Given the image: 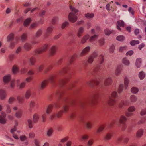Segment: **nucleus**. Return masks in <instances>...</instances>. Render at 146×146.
<instances>
[{
    "label": "nucleus",
    "instance_id": "nucleus-53",
    "mask_svg": "<svg viewBox=\"0 0 146 146\" xmlns=\"http://www.w3.org/2000/svg\"><path fill=\"white\" fill-rule=\"evenodd\" d=\"M6 111L7 113H9L11 112V106L9 104H7L6 105Z\"/></svg>",
    "mask_w": 146,
    "mask_h": 146
},
{
    "label": "nucleus",
    "instance_id": "nucleus-5",
    "mask_svg": "<svg viewBox=\"0 0 146 146\" xmlns=\"http://www.w3.org/2000/svg\"><path fill=\"white\" fill-rule=\"evenodd\" d=\"M127 120V118L124 115H122L120 116L119 119L120 124L119 126L123 130H125L126 128L125 122Z\"/></svg>",
    "mask_w": 146,
    "mask_h": 146
},
{
    "label": "nucleus",
    "instance_id": "nucleus-16",
    "mask_svg": "<svg viewBox=\"0 0 146 146\" xmlns=\"http://www.w3.org/2000/svg\"><path fill=\"white\" fill-rule=\"evenodd\" d=\"M11 79V76L10 75H6L3 77V82L5 84L8 83Z\"/></svg>",
    "mask_w": 146,
    "mask_h": 146
},
{
    "label": "nucleus",
    "instance_id": "nucleus-22",
    "mask_svg": "<svg viewBox=\"0 0 146 146\" xmlns=\"http://www.w3.org/2000/svg\"><path fill=\"white\" fill-rule=\"evenodd\" d=\"M137 97L133 94L131 95L129 98L130 101L132 103L135 102L137 101Z\"/></svg>",
    "mask_w": 146,
    "mask_h": 146
},
{
    "label": "nucleus",
    "instance_id": "nucleus-42",
    "mask_svg": "<svg viewBox=\"0 0 146 146\" xmlns=\"http://www.w3.org/2000/svg\"><path fill=\"white\" fill-rule=\"evenodd\" d=\"M117 40L122 42L125 39V37L123 35H119L117 36L116 38Z\"/></svg>",
    "mask_w": 146,
    "mask_h": 146
},
{
    "label": "nucleus",
    "instance_id": "nucleus-41",
    "mask_svg": "<svg viewBox=\"0 0 146 146\" xmlns=\"http://www.w3.org/2000/svg\"><path fill=\"white\" fill-rule=\"evenodd\" d=\"M98 36V35H94L93 36H92L89 39L90 41L92 42L95 41L97 38Z\"/></svg>",
    "mask_w": 146,
    "mask_h": 146
},
{
    "label": "nucleus",
    "instance_id": "nucleus-43",
    "mask_svg": "<svg viewBox=\"0 0 146 146\" xmlns=\"http://www.w3.org/2000/svg\"><path fill=\"white\" fill-rule=\"evenodd\" d=\"M85 17L87 18L90 19L92 18L94 16V14L92 13H87L85 14Z\"/></svg>",
    "mask_w": 146,
    "mask_h": 146
},
{
    "label": "nucleus",
    "instance_id": "nucleus-18",
    "mask_svg": "<svg viewBox=\"0 0 146 146\" xmlns=\"http://www.w3.org/2000/svg\"><path fill=\"white\" fill-rule=\"evenodd\" d=\"M31 95V90L28 89L25 93L24 96L25 98L27 99H29Z\"/></svg>",
    "mask_w": 146,
    "mask_h": 146
},
{
    "label": "nucleus",
    "instance_id": "nucleus-1",
    "mask_svg": "<svg viewBox=\"0 0 146 146\" xmlns=\"http://www.w3.org/2000/svg\"><path fill=\"white\" fill-rule=\"evenodd\" d=\"M70 8L71 11L69 13L68 16L69 21L71 22L74 23L77 20V14L78 10L70 4Z\"/></svg>",
    "mask_w": 146,
    "mask_h": 146
},
{
    "label": "nucleus",
    "instance_id": "nucleus-9",
    "mask_svg": "<svg viewBox=\"0 0 146 146\" xmlns=\"http://www.w3.org/2000/svg\"><path fill=\"white\" fill-rule=\"evenodd\" d=\"M47 47L48 45L46 44H45L42 48L35 50L34 54L35 55H37L43 52L46 51L47 50Z\"/></svg>",
    "mask_w": 146,
    "mask_h": 146
},
{
    "label": "nucleus",
    "instance_id": "nucleus-62",
    "mask_svg": "<svg viewBox=\"0 0 146 146\" xmlns=\"http://www.w3.org/2000/svg\"><path fill=\"white\" fill-rule=\"evenodd\" d=\"M58 19L57 17H54L52 19V22L53 24L54 25Z\"/></svg>",
    "mask_w": 146,
    "mask_h": 146
},
{
    "label": "nucleus",
    "instance_id": "nucleus-40",
    "mask_svg": "<svg viewBox=\"0 0 146 146\" xmlns=\"http://www.w3.org/2000/svg\"><path fill=\"white\" fill-rule=\"evenodd\" d=\"M35 61V58L33 57H31L29 59V62L31 65H33L34 64Z\"/></svg>",
    "mask_w": 146,
    "mask_h": 146
},
{
    "label": "nucleus",
    "instance_id": "nucleus-26",
    "mask_svg": "<svg viewBox=\"0 0 146 146\" xmlns=\"http://www.w3.org/2000/svg\"><path fill=\"white\" fill-rule=\"evenodd\" d=\"M143 132L144 131L142 129H139L136 133V136L138 138L141 137L143 134Z\"/></svg>",
    "mask_w": 146,
    "mask_h": 146
},
{
    "label": "nucleus",
    "instance_id": "nucleus-64",
    "mask_svg": "<svg viewBox=\"0 0 146 146\" xmlns=\"http://www.w3.org/2000/svg\"><path fill=\"white\" fill-rule=\"evenodd\" d=\"M94 142V140L92 139L89 140L88 142L87 145L88 146H91Z\"/></svg>",
    "mask_w": 146,
    "mask_h": 146
},
{
    "label": "nucleus",
    "instance_id": "nucleus-56",
    "mask_svg": "<svg viewBox=\"0 0 146 146\" xmlns=\"http://www.w3.org/2000/svg\"><path fill=\"white\" fill-rule=\"evenodd\" d=\"M15 98L13 97H11L9 98L8 100V102L10 104H12L15 101Z\"/></svg>",
    "mask_w": 146,
    "mask_h": 146
},
{
    "label": "nucleus",
    "instance_id": "nucleus-3",
    "mask_svg": "<svg viewBox=\"0 0 146 146\" xmlns=\"http://www.w3.org/2000/svg\"><path fill=\"white\" fill-rule=\"evenodd\" d=\"M69 110V107L68 105L64 104L63 106L62 110L57 113H53L52 114L50 117L51 120H53L54 119L57 117L58 118L60 117L62 114V113H65L66 112Z\"/></svg>",
    "mask_w": 146,
    "mask_h": 146
},
{
    "label": "nucleus",
    "instance_id": "nucleus-45",
    "mask_svg": "<svg viewBox=\"0 0 146 146\" xmlns=\"http://www.w3.org/2000/svg\"><path fill=\"white\" fill-rule=\"evenodd\" d=\"M5 116H1L0 115V123L2 124H5L6 123V121L5 119Z\"/></svg>",
    "mask_w": 146,
    "mask_h": 146
},
{
    "label": "nucleus",
    "instance_id": "nucleus-37",
    "mask_svg": "<svg viewBox=\"0 0 146 146\" xmlns=\"http://www.w3.org/2000/svg\"><path fill=\"white\" fill-rule=\"evenodd\" d=\"M35 102L33 100H31L29 103V107L30 110H31L35 106Z\"/></svg>",
    "mask_w": 146,
    "mask_h": 146
},
{
    "label": "nucleus",
    "instance_id": "nucleus-21",
    "mask_svg": "<svg viewBox=\"0 0 146 146\" xmlns=\"http://www.w3.org/2000/svg\"><path fill=\"white\" fill-rule=\"evenodd\" d=\"M84 31V28L82 27H80L78 29L77 33V36L79 37H80L82 35V34Z\"/></svg>",
    "mask_w": 146,
    "mask_h": 146
},
{
    "label": "nucleus",
    "instance_id": "nucleus-58",
    "mask_svg": "<svg viewBox=\"0 0 146 146\" xmlns=\"http://www.w3.org/2000/svg\"><path fill=\"white\" fill-rule=\"evenodd\" d=\"M27 35L25 34H23L21 37V39L22 42L25 41L27 39Z\"/></svg>",
    "mask_w": 146,
    "mask_h": 146
},
{
    "label": "nucleus",
    "instance_id": "nucleus-12",
    "mask_svg": "<svg viewBox=\"0 0 146 146\" xmlns=\"http://www.w3.org/2000/svg\"><path fill=\"white\" fill-rule=\"evenodd\" d=\"M130 102L127 100H122L120 102L118 103L119 106L120 108H122L123 106H127L129 104Z\"/></svg>",
    "mask_w": 146,
    "mask_h": 146
},
{
    "label": "nucleus",
    "instance_id": "nucleus-29",
    "mask_svg": "<svg viewBox=\"0 0 146 146\" xmlns=\"http://www.w3.org/2000/svg\"><path fill=\"white\" fill-rule=\"evenodd\" d=\"M84 124L87 129H90L92 127V124L91 122L89 121H85L84 122Z\"/></svg>",
    "mask_w": 146,
    "mask_h": 146
},
{
    "label": "nucleus",
    "instance_id": "nucleus-17",
    "mask_svg": "<svg viewBox=\"0 0 146 146\" xmlns=\"http://www.w3.org/2000/svg\"><path fill=\"white\" fill-rule=\"evenodd\" d=\"M32 48V45L31 42H26L23 46V48L26 50L29 51Z\"/></svg>",
    "mask_w": 146,
    "mask_h": 146
},
{
    "label": "nucleus",
    "instance_id": "nucleus-61",
    "mask_svg": "<svg viewBox=\"0 0 146 146\" xmlns=\"http://www.w3.org/2000/svg\"><path fill=\"white\" fill-rule=\"evenodd\" d=\"M94 58L92 57V56H89L88 59V62L89 63L91 64L93 62Z\"/></svg>",
    "mask_w": 146,
    "mask_h": 146
},
{
    "label": "nucleus",
    "instance_id": "nucleus-38",
    "mask_svg": "<svg viewBox=\"0 0 146 146\" xmlns=\"http://www.w3.org/2000/svg\"><path fill=\"white\" fill-rule=\"evenodd\" d=\"M28 125V127L30 128H31L33 127V122L31 119H28L27 120V122L26 123Z\"/></svg>",
    "mask_w": 146,
    "mask_h": 146
},
{
    "label": "nucleus",
    "instance_id": "nucleus-48",
    "mask_svg": "<svg viewBox=\"0 0 146 146\" xmlns=\"http://www.w3.org/2000/svg\"><path fill=\"white\" fill-rule=\"evenodd\" d=\"M129 84V80L127 77H125L124 78V84L125 88L126 89L128 87Z\"/></svg>",
    "mask_w": 146,
    "mask_h": 146
},
{
    "label": "nucleus",
    "instance_id": "nucleus-23",
    "mask_svg": "<svg viewBox=\"0 0 146 146\" xmlns=\"http://www.w3.org/2000/svg\"><path fill=\"white\" fill-rule=\"evenodd\" d=\"M112 136V134L111 133H106L104 137V140L106 141L110 140Z\"/></svg>",
    "mask_w": 146,
    "mask_h": 146
},
{
    "label": "nucleus",
    "instance_id": "nucleus-15",
    "mask_svg": "<svg viewBox=\"0 0 146 146\" xmlns=\"http://www.w3.org/2000/svg\"><path fill=\"white\" fill-rule=\"evenodd\" d=\"M142 60L141 58H137L135 60V66L137 68H140L141 66Z\"/></svg>",
    "mask_w": 146,
    "mask_h": 146
},
{
    "label": "nucleus",
    "instance_id": "nucleus-49",
    "mask_svg": "<svg viewBox=\"0 0 146 146\" xmlns=\"http://www.w3.org/2000/svg\"><path fill=\"white\" fill-rule=\"evenodd\" d=\"M15 81L14 79L12 80L10 82V86L11 88H14L15 87Z\"/></svg>",
    "mask_w": 146,
    "mask_h": 146
},
{
    "label": "nucleus",
    "instance_id": "nucleus-46",
    "mask_svg": "<svg viewBox=\"0 0 146 146\" xmlns=\"http://www.w3.org/2000/svg\"><path fill=\"white\" fill-rule=\"evenodd\" d=\"M76 116V114L75 112L71 113L69 116V119L70 120H73Z\"/></svg>",
    "mask_w": 146,
    "mask_h": 146
},
{
    "label": "nucleus",
    "instance_id": "nucleus-25",
    "mask_svg": "<svg viewBox=\"0 0 146 146\" xmlns=\"http://www.w3.org/2000/svg\"><path fill=\"white\" fill-rule=\"evenodd\" d=\"M90 37L89 35L87 34L85 35L82 38L81 43L82 44H84L86 42L87 40Z\"/></svg>",
    "mask_w": 146,
    "mask_h": 146
},
{
    "label": "nucleus",
    "instance_id": "nucleus-47",
    "mask_svg": "<svg viewBox=\"0 0 146 146\" xmlns=\"http://www.w3.org/2000/svg\"><path fill=\"white\" fill-rule=\"evenodd\" d=\"M104 56L102 55H101L99 56L98 60V62L99 64H101L103 63L104 61Z\"/></svg>",
    "mask_w": 146,
    "mask_h": 146
},
{
    "label": "nucleus",
    "instance_id": "nucleus-10",
    "mask_svg": "<svg viewBox=\"0 0 146 146\" xmlns=\"http://www.w3.org/2000/svg\"><path fill=\"white\" fill-rule=\"evenodd\" d=\"M113 82L112 77L110 76L106 77L104 81V84L105 86H108L111 85Z\"/></svg>",
    "mask_w": 146,
    "mask_h": 146
},
{
    "label": "nucleus",
    "instance_id": "nucleus-33",
    "mask_svg": "<svg viewBox=\"0 0 146 146\" xmlns=\"http://www.w3.org/2000/svg\"><path fill=\"white\" fill-rule=\"evenodd\" d=\"M39 119V116L38 114H35L33 116V121L34 123H36L38 122Z\"/></svg>",
    "mask_w": 146,
    "mask_h": 146
},
{
    "label": "nucleus",
    "instance_id": "nucleus-39",
    "mask_svg": "<svg viewBox=\"0 0 146 146\" xmlns=\"http://www.w3.org/2000/svg\"><path fill=\"white\" fill-rule=\"evenodd\" d=\"M25 83L23 82L17 85L18 87L20 89H22L25 86Z\"/></svg>",
    "mask_w": 146,
    "mask_h": 146
},
{
    "label": "nucleus",
    "instance_id": "nucleus-51",
    "mask_svg": "<svg viewBox=\"0 0 146 146\" xmlns=\"http://www.w3.org/2000/svg\"><path fill=\"white\" fill-rule=\"evenodd\" d=\"M69 23L68 21H65L63 22L61 25L62 29H64L65 27H67L69 25Z\"/></svg>",
    "mask_w": 146,
    "mask_h": 146
},
{
    "label": "nucleus",
    "instance_id": "nucleus-24",
    "mask_svg": "<svg viewBox=\"0 0 146 146\" xmlns=\"http://www.w3.org/2000/svg\"><path fill=\"white\" fill-rule=\"evenodd\" d=\"M53 107V105L52 104H50L49 105L46 110V113L48 114H49L51 113L52 110V109Z\"/></svg>",
    "mask_w": 146,
    "mask_h": 146
},
{
    "label": "nucleus",
    "instance_id": "nucleus-27",
    "mask_svg": "<svg viewBox=\"0 0 146 146\" xmlns=\"http://www.w3.org/2000/svg\"><path fill=\"white\" fill-rule=\"evenodd\" d=\"M124 26V23L122 20H119L117 21V29L119 30H120L121 29L120 27L122 26L123 27Z\"/></svg>",
    "mask_w": 146,
    "mask_h": 146
},
{
    "label": "nucleus",
    "instance_id": "nucleus-34",
    "mask_svg": "<svg viewBox=\"0 0 146 146\" xmlns=\"http://www.w3.org/2000/svg\"><path fill=\"white\" fill-rule=\"evenodd\" d=\"M136 110V108L134 106H130L127 109V111L130 112H134Z\"/></svg>",
    "mask_w": 146,
    "mask_h": 146
},
{
    "label": "nucleus",
    "instance_id": "nucleus-31",
    "mask_svg": "<svg viewBox=\"0 0 146 146\" xmlns=\"http://www.w3.org/2000/svg\"><path fill=\"white\" fill-rule=\"evenodd\" d=\"M105 126L104 125H102L100 126L96 130V133L97 134H99L104 129Z\"/></svg>",
    "mask_w": 146,
    "mask_h": 146
},
{
    "label": "nucleus",
    "instance_id": "nucleus-32",
    "mask_svg": "<svg viewBox=\"0 0 146 146\" xmlns=\"http://www.w3.org/2000/svg\"><path fill=\"white\" fill-rule=\"evenodd\" d=\"M145 76V74L143 71H141L139 73L138 76L141 80L143 79Z\"/></svg>",
    "mask_w": 146,
    "mask_h": 146
},
{
    "label": "nucleus",
    "instance_id": "nucleus-13",
    "mask_svg": "<svg viewBox=\"0 0 146 146\" xmlns=\"http://www.w3.org/2000/svg\"><path fill=\"white\" fill-rule=\"evenodd\" d=\"M122 70V67L121 65H120L117 66L115 71V75L117 76H119L121 73Z\"/></svg>",
    "mask_w": 146,
    "mask_h": 146
},
{
    "label": "nucleus",
    "instance_id": "nucleus-52",
    "mask_svg": "<svg viewBox=\"0 0 146 146\" xmlns=\"http://www.w3.org/2000/svg\"><path fill=\"white\" fill-rule=\"evenodd\" d=\"M18 67L16 66H14L12 68L13 73L14 74H16L18 72Z\"/></svg>",
    "mask_w": 146,
    "mask_h": 146
},
{
    "label": "nucleus",
    "instance_id": "nucleus-54",
    "mask_svg": "<svg viewBox=\"0 0 146 146\" xmlns=\"http://www.w3.org/2000/svg\"><path fill=\"white\" fill-rule=\"evenodd\" d=\"M139 43V40H132L130 42V43L132 46H134L136 44H137Z\"/></svg>",
    "mask_w": 146,
    "mask_h": 146
},
{
    "label": "nucleus",
    "instance_id": "nucleus-11",
    "mask_svg": "<svg viewBox=\"0 0 146 146\" xmlns=\"http://www.w3.org/2000/svg\"><path fill=\"white\" fill-rule=\"evenodd\" d=\"M90 49V47L88 46L84 48L80 54V56H82L88 53Z\"/></svg>",
    "mask_w": 146,
    "mask_h": 146
},
{
    "label": "nucleus",
    "instance_id": "nucleus-6",
    "mask_svg": "<svg viewBox=\"0 0 146 146\" xmlns=\"http://www.w3.org/2000/svg\"><path fill=\"white\" fill-rule=\"evenodd\" d=\"M13 110L14 111H17L15 113V115L17 118H20L21 117L23 114V111L21 110H18L17 106H15L13 107Z\"/></svg>",
    "mask_w": 146,
    "mask_h": 146
},
{
    "label": "nucleus",
    "instance_id": "nucleus-59",
    "mask_svg": "<svg viewBox=\"0 0 146 146\" xmlns=\"http://www.w3.org/2000/svg\"><path fill=\"white\" fill-rule=\"evenodd\" d=\"M140 114L141 116H143L146 114V108H143L141 110Z\"/></svg>",
    "mask_w": 146,
    "mask_h": 146
},
{
    "label": "nucleus",
    "instance_id": "nucleus-55",
    "mask_svg": "<svg viewBox=\"0 0 146 146\" xmlns=\"http://www.w3.org/2000/svg\"><path fill=\"white\" fill-rule=\"evenodd\" d=\"M123 140V138L122 137L120 136L117 137L116 140V142L117 144H119Z\"/></svg>",
    "mask_w": 146,
    "mask_h": 146
},
{
    "label": "nucleus",
    "instance_id": "nucleus-14",
    "mask_svg": "<svg viewBox=\"0 0 146 146\" xmlns=\"http://www.w3.org/2000/svg\"><path fill=\"white\" fill-rule=\"evenodd\" d=\"M6 97V92L4 90L0 89V99L2 100H4Z\"/></svg>",
    "mask_w": 146,
    "mask_h": 146
},
{
    "label": "nucleus",
    "instance_id": "nucleus-4",
    "mask_svg": "<svg viewBox=\"0 0 146 146\" xmlns=\"http://www.w3.org/2000/svg\"><path fill=\"white\" fill-rule=\"evenodd\" d=\"M14 35L13 33H11L8 36L7 38V41L8 42H10L9 47L11 48H13L15 45L17 43L18 40L16 39L14 40Z\"/></svg>",
    "mask_w": 146,
    "mask_h": 146
},
{
    "label": "nucleus",
    "instance_id": "nucleus-30",
    "mask_svg": "<svg viewBox=\"0 0 146 146\" xmlns=\"http://www.w3.org/2000/svg\"><path fill=\"white\" fill-rule=\"evenodd\" d=\"M53 132V129L52 128H49L47 131L46 135L48 137H51Z\"/></svg>",
    "mask_w": 146,
    "mask_h": 146
},
{
    "label": "nucleus",
    "instance_id": "nucleus-57",
    "mask_svg": "<svg viewBox=\"0 0 146 146\" xmlns=\"http://www.w3.org/2000/svg\"><path fill=\"white\" fill-rule=\"evenodd\" d=\"M124 88V85L122 84L120 85L118 91L119 93H121L123 91Z\"/></svg>",
    "mask_w": 146,
    "mask_h": 146
},
{
    "label": "nucleus",
    "instance_id": "nucleus-8",
    "mask_svg": "<svg viewBox=\"0 0 146 146\" xmlns=\"http://www.w3.org/2000/svg\"><path fill=\"white\" fill-rule=\"evenodd\" d=\"M102 80V79L100 78H99L95 80L89 81L87 82V84L91 86H93L94 85H98L101 82Z\"/></svg>",
    "mask_w": 146,
    "mask_h": 146
},
{
    "label": "nucleus",
    "instance_id": "nucleus-50",
    "mask_svg": "<svg viewBox=\"0 0 146 146\" xmlns=\"http://www.w3.org/2000/svg\"><path fill=\"white\" fill-rule=\"evenodd\" d=\"M89 138L88 135L87 134H84L82 135L80 139L81 141H85L88 139Z\"/></svg>",
    "mask_w": 146,
    "mask_h": 146
},
{
    "label": "nucleus",
    "instance_id": "nucleus-44",
    "mask_svg": "<svg viewBox=\"0 0 146 146\" xmlns=\"http://www.w3.org/2000/svg\"><path fill=\"white\" fill-rule=\"evenodd\" d=\"M42 33V29H39L36 32L35 36L36 37L38 38L40 37Z\"/></svg>",
    "mask_w": 146,
    "mask_h": 146
},
{
    "label": "nucleus",
    "instance_id": "nucleus-60",
    "mask_svg": "<svg viewBox=\"0 0 146 146\" xmlns=\"http://www.w3.org/2000/svg\"><path fill=\"white\" fill-rule=\"evenodd\" d=\"M104 33L107 35H109L112 33V31L108 29H106L104 30Z\"/></svg>",
    "mask_w": 146,
    "mask_h": 146
},
{
    "label": "nucleus",
    "instance_id": "nucleus-20",
    "mask_svg": "<svg viewBox=\"0 0 146 146\" xmlns=\"http://www.w3.org/2000/svg\"><path fill=\"white\" fill-rule=\"evenodd\" d=\"M53 28L54 27L52 26H50L48 27L46 30V33L45 35L46 37L47 36L51 33Z\"/></svg>",
    "mask_w": 146,
    "mask_h": 146
},
{
    "label": "nucleus",
    "instance_id": "nucleus-63",
    "mask_svg": "<svg viewBox=\"0 0 146 146\" xmlns=\"http://www.w3.org/2000/svg\"><path fill=\"white\" fill-rule=\"evenodd\" d=\"M127 46H121L119 49V51L120 52H122L125 50Z\"/></svg>",
    "mask_w": 146,
    "mask_h": 146
},
{
    "label": "nucleus",
    "instance_id": "nucleus-28",
    "mask_svg": "<svg viewBox=\"0 0 146 146\" xmlns=\"http://www.w3.org/2000/svg\"><path fill=\"white\" fill-rule=\"evenodd\" d=\"M122 63L126 66H129L130 64L129 61L126 57H125L123 58Z\"/></svg>",
    "mask_w": 146,
    "mask_h": 146
},
{
    "label": "nucleus",
    "instance_id": "nucleus-36",
    "mask_svg": "<svg viewBox=\"0 0 146 146\" xmlns=\"http://www.w3.org/2000/svg\"><path fill=\"white\" fill-rule=\"evenodd\" d=\"M139 90L138 88L135 87H132L131 89V92L134 94H136L138 92Z\"/></svg>",
    "mask_w": 146,
    "mask_h": 146
},
{
    "label": "nucleus",
    "instance_id": "nucleus-19",
    "mask_svg": "<svg viewBox=\"0 0 146 146\" xmlns=\"http://www.w3.org/2000/svg\"><path fill=\"white\" fill-rule=\"evenodd\" d=\"M56 52V46H52L49 50V54L50 56L53 55Z\"/></svg>",
    "mask_w": 146,
    "mask_h": 146
},
{
    "label": "nucleus",
    "instance_id": "nucleus-7",
    "mask_svg": "<svg viewBox=\"0 0 146 146\" xmlns=\"http://www.w3.org/2000/svg\"><path fill=\"white\" fill-rule=\"evenodd\" d=\"M54 78V76H50L48 79L46 80L43 81L41 83L40 86L41 89H43L45 88L48 82H52Z\"/></svg>",
    "mask_w": 146,
    "mask_h": 146
},
{
    "label": "nucleus",
    "instance_id": "nucleus-2",
    "mask_svg": "<svg viewBox=\"0 0 146 146\" xmlns=\"http://www.w3.org/2000/svg\"><path fill=\"white\" fill-rule=\"evenodd\" d=\"M118 95L117 92L114 91L110 95L107 99L108 104L110 106H113L117 102V98Z\"/></svg>",
    "mask_w": 146,
    "mask_h": 146
},
{
    "label": "nucleus",
    "instance_id": "nucleus-35",
    "mask_svg": "<svg viewBox=\"0 0 146 146\" xmlns=\"http://www.w3.org/2000/svg\"><path fill=\"white\" fill-rule=\"evenodd\" d=\"M32 20L30 18H28L26 19L24 22V25L26 27H27L29 24Z\"/></svg>",
    "mask_w": 146,
    "mask_h": 146
}]
</instances>
